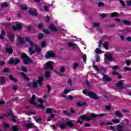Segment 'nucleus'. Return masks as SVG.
I'll return each mask as SVG.
<instances>
[{"label": "nucleus", "mask_w": 131, "mask_h": 131, "mask_svg": "<svg viewBox=\"0 0 131 131\" xmlns=\"http://www.w3.org/2000/svg\"><path fill=\"white\" fill-rule=\"evenodd\" d=\"M32 128H34V129H35V130H36V131H38V127H37V126L34 125V124H33Z\"/></svg>", "instance_id": "obj_53"}, {"label": "nucleus", "mask_w": 131, "mask_h": 131, "mask_svg": "<svg viewBox=\"0 0 131 131\" xmlns=\"http://www.w3.org/2000/svg\"><path fill=\"white\" fill-rule=\"evenodd\" d=\"M126 4L127 6H131V1H127Z\"/></svg>", "instance_id": "obj_64"}, {"label": "nucleus", "mask_w": 131, "mask_h": 131, "mask_svg": "<svg viewBox=\"0 0 131 131\" xmlns=\"http://www.w3.org/2000/svg\"><path fill=\"white\" fill-rule=\"evenodd\" d=\"M100 26V23H94L93 25L94 27H99Z\"/></svg>", "instance_id": "obj_44"}, {"label": "nucleus", "mask_w": 131, "mask_h": 131, "mask_svg": "<svg viewBox=\"0 0 131 131\" xmlns=\"http://www.w3.org/2000/svg\"><path fill=\"white\" fill-rule=\"evenodd\" d=\"M86 85L89 89H92V87L93 86V84H92V83L91 82H86Z\"/></svg>", "instance_id": "obj_38"}, {"label": "nucleus", "mask_w": 131, "mask_h": 131, "mask_svg": "<svg viewBox=\"0 0 131 131\" xmlns=\"http://www.w3.org/2000/svg\"><path fill=\"white\" fill-rule=\"evenodd\" d=\"M21 58L25 64H30L32 63V60H31L30 58L28 57V56H27V55L26 54H21Z\"/></svg>", "instance_id": "obj_2"}, {"label": "nucleus", "mask_w": 131, "mask_h": 131, "mask_svg": "<svg viewBox=\"0 0 131 131\" xmlns=\"http://www.w3.org/2000/svg\"><path fill=\"white\" fill-rule=\"evenodd\" d=\"M84 126L85 127H90V126H91V124H89L88 123H86L84 124Z\"/></svg>", "instance_id": "obj_59"}, {"label": "nucleus", "mask_w": 131, "mask_h": 131, "mask_svg": "<svg viewBox=\"0 0 131 131\" xmlns=\"http://www.w3.org/2000/svg\"><path fill=\"white\" fill-rule=\"evenodd\" d=\"M36 100L35 98V95H33L32 97L30 99V103H31V102H34V101Z\"/></svg>", "instance_id": "obj_31"}, {"label": "nucleus", "mask_w": 131, "mask_h": 131, "mask_svg": "<svg viewBox=\"0 0 131 131\" xmlns=\"http://www.w3.org/2000/svg\"><path fill=\"white\" fill-rule=\"evenodd\" d=\"M21 28H22V25L18 23L16 24V26H12V29L14 31L15 30H20Z\"/></svg>", "instance_id": "obj_9"}, {"label": "nucleus", "mask_w": 131, "mask_h": 131, "mask_svg": "<svg viewBox=\"0 0 131 131\" xmlns=\"http://www.w3.org/2000/svg\"><path fill=\"white\" fill-rule=\"evenodd\" d=\"M124 70H125V71H131V68L129 67H125L124 68Z\"/></svg>", "instance_id": "obj_46"}, {"label": "nucleus", "mask_w": 131, "mask_h": 131, "mask_svg": "<svg viewBox=\"0 0 131 131\" xmlns=\"http://www.w3.org/2000/svg\"><path fill=\"white\" fill-rule=\"evenodd\" d=\"M53 64H54L53 62L48 61L45 64L43 67L44 69H49V68H50L51 70H53Z\"/></svg>", "instance_id": "obj_4"}, {"label": "nucleus", "mask_w": 131, "mask_h": 131, "mask_svg": "<svg viewBox=\"0 0 131 131\" xmlns=\"http://www.w3.org/2000/svg\"><path fill=\"white\" fill-rule=\"evenodd\" d=\"M33 124V123H29L26 125V127L27 129H30V128H32Z\"/></svg>", "instance_id": "obj_22"}, {"label": "nucleus", "mask_w": 131, "mask_h": 131, "mask_svg": "<svg viewBox=\"0 0 131 131\" xmlns=\"http://www.w3.org/2000/svg\"><path fill=\"white\" fill-rule=\"evenodd\" d=\"M5 117L8 118V116H7V114H3L1 116H0V119H4V118H5Z\"/></svg>", "instance_id": "obj_39"}, {"label": "nucleus", "mask_w": 131, "mask_h": 131, "mask_svg": "<svg viewBox=\"0 0 131 131\" xmlns=\"http://www.w3.org/2000/svg\"><path fill=\"white\" fill-rule=\"evenodd\" d=\"M37 107L38 108H40L41 109H43V108H45V106L42 104L37 105Z\"/></svg>", "instance_id": "obj_58"}, {"label": "nucleus", "mask_w": 131, "mask_h": 131, "mask_svg": "<svg viewBox=\"0 0 131 131\" xmlns=\"http://www.w3.org/2000/svg\"><path fill=\"white\" fill-rule=\"evenodd\" d=\"M4 35H6V32L5 31H2L0 34V39H4Z\"/></svg>", "instance_id": "obj_25"}, {"label": "nucleus", "mask_w": 131, "mask_h": 131, "mask_svg": "<svg viewBox=\"0 0 131 131\" xmlns=\"http://www.w3.org/2000/svg\"><path fill=\"white\" fill-rule=\"evenodd\" d=\"M122 23L126 25H130V23L127 20H123Z\"/></svg>", "instance_id": "obj_41"}, {"label": "nucleus", "mask_w": 131, "mask_h": 131, "mask_svg": "<svg viewBox=\"0 0 131 131\" xmlns=\"http://www.w3.org/2000/svg\"><path fill=\"white\" fill-rule=\"evenodd\" d=\"M112 121L113 122V123H119V122H120V120L112 119Z\"/></svg>", "instance_id": "obj_34"}, {"label": "nucleus", "mask_w": 131, "mask_h": 131, "mask_svg": "<svg viewBox=\"0 0 131 131\" xmlns=\"http://www.w3.org/2000/svg\"><path fill=\"white\" fill-rule=\"evenodd\" d=\"M13 63H14L15 65H16V64H18V63H20V60L16 59L15 61L13 59H10L9 60V64H13Z\"/></svg>", "instance_id": "obj_13"}, {"label": "nucleus", "mask_w": 131, "mask_h": 131, "mask_svg": "<svg viewBox=\"0 0 131 131\" xmlns=\"http://www.w3.org/2000/svg\"><path fill=\"white\" fill-rule=\"evenodd\" d=\"M29 13L31 14L32 16H36V15H37V11L36 9L33 8L30 10Z\"/></svg>", "instance_id": "obj_10"}, {"label": "nucleus", "mask_w": 131, "mask_h": 131, "mask_svg": "<svg viewBox=\"0 0 131 131\" xmlns=\"http://www.w3.org/2000/svg\"><path fill=\"white\" fill-rule=\"evenodd\" d=\"M69 47H73V48H77V45L72 43V42H69L68 43Z\"/></svg>", "instance_id": "obj_26"}, {"label": "nucleus", "mask_w": 131, "mask_h": 131, "mask_svg": "<svg viewBox=\"0 0 131 131\" xmlns=\"http://www.w3.org/2000/svg\"><path fill=\"white\" fill-rule=\"evenodd\" d=\"M103 80H105V81H110L111 80V79L110 77H108L107 75H104L103 76Z\"/></svg>", "instance_id": "obj_21"}, {"label": "nucleus", "mask_w": 131, "mask_h": 131, "mask_svg": "<svg viewBox=\"0 0 131 131\" xmlns=\"http://www.w3.org/2000/svg\"><path fill=\"white\" fill-rule=\"evenodd\" d=\"M125 63L127 66H129L131 64V60H127L125 61Z\"/></svg>", "instance_id": "obj_48"}, {"label": "nucleus", "mask_w": 131, "mask_h": 131, "mask_svg": "<svg viewBox=\"0 0 131 131\" xmlns=\"http://www.w3.org/2000/svg\"><path fill=\"white\" fill-rule=\"evenodd\" d=\"M21 75L24 77V78L27 80V81H29V78L27 77H26V75L23 73H20Z\"/></svg>", "instance_id": "obj_24"}, {"label": "nucleus", "mask_w": 131, "mask_h": 131, "mask_svg": "<svg viewBox=\"0 0 131 131\" xmlns=\"http://www.w3.org/2000/svg\"><path fill=\"white\" fill-rule=\"evenodd\" d=\"M70 92V90H68V89H65L64 91V95H67V94H68V93Z\"/></svg>", "instance_id": "obj_55"}, {"label": "nucleus", "mask_w": 131, "mask_h": 131, "mask_svg": "<svg viewBox=\"0 0 131 131\" xmlns=\"http://www.w3.org/2000/svg\"><path fill=\"white\" fill-rule=\"evenodd\" d=\"M117 128H118V129H122V128H123V126L120 125V124L117 125Z\"/></svg>", "instance_id": "obj_57"}, {"label": "nucleus", "mask_w": 131, "mask_h": 131, "mask_svg": "<svg viewBox=\"0 0 131 131\" xmlns=\"http://www.w3.org/2000/svg\"><path fill=\"white\" fill-rule=\"evenodd\" d=\"M114 114L115 116H116V117H118L119 118H121L123 117V115H122V114L120 113V112H119V111H115Z\"/></svg>", "instance_id": "obj_12"}, {"label": "nucleus", "mask_w": 131, "mask_h": 131, "mask_svg": "<svg viewBox=\"0 0 131 131\" xmlns=\"http://www.w3.org/2000/svg\"><path fill=\"white\" fill-rule=\"evenodd\" d=\"M116 16H118V13H117L116 12H114V13H112V15L110 17H116Z\"/></svg>", "instance_id": "obj_43"}, {"label": "nucleus", "mask_w": 131, "mask_h": 131, "mask_svg": "<svg viewBox=\"0 0 131 131\" xmlns=\"http://www.w3.org/2000/svg\"><path fill=\"white\" fill-rule=\"evenodd\" d=\"M26 40L28 41L30 43V46L31 48L29 49V53H30V55H33L34 54V51L32 50L33 48H35V50L36 51L37 53H40L41 52V49H40V48L38 47L37 45H34L33 42H31L30 41V39L29 37L26 38Z\"/></svg>", "instance_id": "obj_1"}, {"label": "nucleus", "mask_w": 131, "mask_h": 131, "mask_svg": "<svg viewBox=\"0 0 131 131\" xmlns=\"http://www.w3.org/2000/svg\"><path fill=\"white\" fill-rule=\"evenodd\" d=\"M77 67H78V64L77 63V62L74 63V64L73 65V68L75 70L76 69V68H77Z\"/></svg>", "instance_id": "obj_42"}, {"label": "nucleus", "mask_w": 131, "mask_h": 131, "mask_svg": "<svg viewBox=\"0 0 131 131\" xmlns=\"http://www.w3.org/2000/svg\"><path fill=\"white\" fill-rule=\"evenodd\" d=\"M6 115H7V117H9V116H12V118H16V116L14 115L13 111H12L11 108L9 109V113L6 114Z\"/></svg>", "instance_id": "obj_16"}, {"label": "nucleus", "mask_w": 131, "mask_h": 131, "mask_svg": "<svg viewBox=\"0 0 131 131\" xmlns=\"http://www.w3.org/2000/svg\"><path fill=\"white\" fill-rule=\"evenodd\" d=\"M37 101H38L40 104H43V100H42V99H37Z\"/></svg>", "instance_id": "obj_60"}, {"label": "nucleus", "mask_w": 131, "mask_h": 131, "mask_svg": "<svg viewBox=\"0 0 131 131\" xmlns=\"http://www.w3.org/2000/svg\"><path fill=\"white\" fill-rule=\"evenodd\" d=\"M95 52H96V54H102V53H103V52H102V51H101V50H100L98 48H97L95 50Z\"/></svg>", "instance_id": "obj_40"}, {"label": "nucleus", "mask_w": 131, "mask_h": 131, "mask_svg": "<svg viewBox=\"0 0 131 131\" xmlns=\"http://www.w3.org/2000/svg\"><path fill=\"white\" fill-rule=\"evenodd\" d=\"M59 124H60L59 127L61 129H65V128H66V125H67L66 123L59 122Z\"/></svg>", "instance_id": "obj_15"}, {"label": "nucleus", "mask_w": 131, "mask_h": 131, "mask_svg": "<svg viewBox=\"0 0 131 131\" xmlns=\"http://www.w3.org/2000/svg\"><path fill=\"white\" fill-rule=\"evenodd\" d=\"M4 127H6V128H8L10 127V124L8 123H5L4 124Z\"/></svg>", "instance_id": "obj_45"}, {"label": "nucleus", "mask_w": 131, "mask_h": 131, "mask_svg": "<svg viewBox=\"0 0 131 131\" xmlns=\"http://www.w3.org/2000/svg\"><path fill=\"white\" fill-rule=\"evenodd\" d=\"M8 37H9L10 40H11V41H14V37L12 34H9L8 35Z\"/></svg>", "instance_id": "obj_27"}, {"label": "nucleus", "mask_w": 131, "mask_h": 131, "mask_svg": "<svg viewBox=\"0 0 131 131\" xmlns=\"http://www.w3.org/2000/svg\"><path fill=\"white\" fill-rule=\"evenodd\" d=\"M28 8H27L26 6H22L21 8V11H25V10H27Z\"/></svg>", "instance_id": "obj_52"}, {"label": "nucleus", "mask_w": 131, "mask_h": 131, "mask_svg": "<svg viewBox=\"0 0 131 131\" xmlns=\"http://www.w3.org/2000/svg\"><path fill=\"white\" fill-rule=\"evenodd\" d=\"M46 46H47V43H46V42L42 41L41 45V48H45Z\"/></svg>", "instance_id": "obj_50"}, {"label": "nucleus", "mask_w": 131, "mask_h": 131, "mask_svg": "<svg viewBox=\"0 0 131 131\" xmlns=\"http://www.w3.org/2000/svg\"><path fill=\"white\" fill-rule=\"evenodd\" d=\"M90 116H91L92 118H96V117H105L106 116V114L104 113L95 114L94 113H91L90 114Z\"/></svg>", "instance_id": "obj_5"}, {"label": "nucleus", "mask_w": 131, "mask_h": 131, "mask_svg": "<svg viewBox=\"0 0 131 131\" xmlns=\"http://www.w3.org/2000/svg\"><path fill=\"white\" fill-rule=\"evenodd\" d=\"M112 73L113 75H118V78L119 79H120V78H121V75H119L117 72L114 71V72H112Z\"/></svg>", "instance_id": "obj_29"}, {"label": "nucleus", "mask_w": 131, "mask_h": 131, "mask_svg": "<svg viewBox=\"0 0 131 131\" xmlns=\"http://www.w3.org/2000/svg\"><path fill=\"white\" fill-rule=\"evenodd\" d=\"M18 38L19 41V43H20V45H23L24 43H25V40H24V38H21V37H20V36H18Z\"/></svg>", "instance_id": "obj_23"}, {"label": "nucleus", "mask_w": 131, "mask_h": 131, "mask_svg": "<svg viewBox=\"0 0 131 131\" xmlns=\"http://www.w3.org/2000/svg\"><path fill=\"white\" fill-rule=\"evenodd\" d=\"M6 52L9 53V54H12L13 50L11 48H6Z\"/></svg>", "instance_id": "obj_28"}, {"label": "nucleus", "mask_w": 131, "mask_h": 131, "mask_svg": "<svg viewBox=\"0 0 131 131\" xmlns=\"http://www.w3.org/2000/svg\"><path fill=\"white\" fill-rule=\"evenodd\" d=\"M7 7H8V4H7L6 3H4L1 5L2 8H7Z\"/></svg>", "instance_id": "obj_56"}, {"label": "nucleus", "mask_w": 131, "mask_h": 131, "mask_svg": "<svg viewBox=\"0 0 131 131\" xmlns=\"http://www.w3.org/2000/svg\"><path fill=\"white\" fill-rule=\"evenodd\" d=\"M42 37H43V35L42 34H39L38 36V39H42Z\"/></svg>", "instance_id": "obj_49"}, {"label": "nucleus", "mask_w": 131, "mask_h": 131, "mask_svg": "<svg viewBox=\"0 0 131 131\" xmlns=\"http://www.w3.org/2000/svg\"><path fill=\"white\" fill-rule=\"evenodd\" d=\"M46 112L48 114H52L53 113V108L50 107L47 108Z\"/></svg>", "instance_id": "obj_20"}, {"label": "nucleus", "mask_w": 131, "mask_h": 131, "mask_svg": "<svg viewBox=\"0 0 131 131\" xmlns=\"http://www.w3.org/2000/svg\"><path fill=\"white\" fill-rule=\"evenodd\" d=\"M116 86L118 88L119 90H124L125 88L123 86V82H117Z\"/></svg>", "instance_id": "obj_11"}, {"label": "nucleus", "mask_w": 131, "mask_h": 131, "mask_svg": "<svg viewBox=\"0 0 131 131\" xmlns=\"http://www.w3.org/2000/svg\"><path fill=\"white\" fill-rule=\"evenodd\" d=\"M43 80V77L42 76H39L38 78V81L37 82H42Z\"/></svg>", "instance_id": "obj_33"}, {"label": "nucleus", "mask_w": 131, "mask_h": 131, "mask_svg": "<svg viewBox=\"0 0 131 131\" xmlns=\"http://www.w3.org/2000/svg\"><path fill=\"white\" fill-rule=\"evenodd\" d=\"M103 6H104V3H103L102 2H99L98 3V6H99V7H103Z\"/></svg>", "instance_id": "obj_63"}, {"label": "nucleus", "mask_w": 131, "mask_h": 131, "mask_svg": "<svg viewBox=\"0 0 131 131\" xmlns=\"http://www.w3.org/2000/svg\"><path fill=\"white\" fill-rule=\"evenodd\" d=\"M88 97H89L90 98H92L94 100H98L100 99V97H99V96H98L96 93H95V92H88Z\"/></svg>", "instance_id": "obj_3"}, {"label": "nucleus", "mask_w": 131, "mask_h": 131, "mask_svg": "<svg viewBox=\"0 0 131 131\" xmlns=\"http://www.w3.org/2000/svg\"><path fill=\"white\" fill-rule=\"evenodd\" d=\"M35 121H36V122L37 123L41 122V118H38L37 119H36Z\"/></svg>", "instance_id": "obj_61"}, {"label": "nucleus", "mask_w": 131, "mask_h": 131, "mask_svg": "<svg viewBox=\"0 0 131 131\" xmlns=\"http://www.w3.org/2000/svg\"><path fill=\"white\" fill-rule=\"evenodd\" d=\"M104 56H105L104 62L105 63H106V64H107V60H109V61H113V59L112 58V55H111V54H109L108 53L105 54Z\"/></svg>", "instance_id": "obj_7"}, {"label": "nucleus", "mask_w": 131, "mask_h": 131, "mask_svg": "<svg viewBox=\"0 0 131 131\" xmlns=\"http://www.w3.org/2000/svg\"><path fill=\"white\" fill-rule=\"evenodd\" d=\"M27 86H29V88H32L34 90H36L37 88H38L37 82H33L32 84H31V83H28Z\"/></svg>", "instance_id": "obj_8"}, {"label": "nucleus", "mask_w": 131, "mask_h": 131, "mask_svg": "<svg viewBox=\"0 0 131 131\" xmlns=\"http://www.w3.org/2000/svg\"><path fill=\"white\" fill-rule=\"evenodd\" d=\"M119 68V66H115L113 67V70H117Z\"/></svg>", "instance_id": "obj_54"}, {"label": "nucleus", "mask_w": 131, "mask_h": 131, "mask_svg": "<svg viewBox=\"0 0 131 131\" xmlns=\"http://www.w3.org/2000/svg\"><path fill=\"white\" fill-rule=\"evenodd\" d=\"M49 29L51 30V31H58V29L55 27L54 25H51L50 26H49Z\"/></svg>", "instance_id": "obj_19"}, {"label": "nucleus", "mask_w": 131, "mask_h": 131, "mask_svg": "<svg viewBox=\"0 0 131 131\" xmlns=\"http://www.w3.org/2000/svg\"><path fill=\"white\" fill-rule=\"evenodd\" d=\"M11 129L12 131H18L19 129H18V127L17 126H12L11 127Z\"/></svg>", "instance_id": "obj_30"}, {"label": "nucleus", "mask_w": 131, "mask_h": 131, "mask_svg": "<svg viewBox=\"0 0 131 131\" xmlns=\"http://www.w3.org/2000/svg\"><path fill=\"white\" fill-rule=\"evenodd\" d=\"M66 123L69 127H73V126H74V124H73V122H72V120L67 121Z\"/></svg>", "instance_id": "obj_17"}, {"label": "nucleus", "mask_w": 131, "mask_h": 131, "mask_svg": "<svg viewBox=\"0 0 131 131\" xmlns=\"http://www.w3.org/2000/svg\"><path fill=\"white\" fill-rule=\"evenodd\" d=\"M86 102H83V103L81 102H78L77 103V106L78 107H83V106H86Z\"/></svg>", "instance_id": "obj_18"}, {"label": "nucleus", "mask_w": 131, "mask_h": 131, "mask_svg": "<svg viewBox=\"0 0 131 131\" xmlns=\"http://www.w3.org/2000/svg\"><path fill=\"white\" fill-rule=\"evenodd\" d=\"M45 76L46 78H49V77H51V73L50 72H46L45 73Z\"/></svg>", "instance_id": "obj_32"}, {"label": "nucleus", "mask_w": 131, "mask_h": 131, "mask_svg": "<svg viewBox=\"0 0 131 131\" xmlns=\"http://www.w3.org/2000/svg\"><path fill=\"white\" fill-rule=\"evenodd\" d=\"M79 119H81V120H84L86 121H91L93 119L87 117L86 115H82L79 117Z\"/></svg>", "instance_id": "obj_6"}, {"label": "nucleus", "mask_w": 131, "mask_h": 131, "mask_svg": "<svg viewBox=\"0 0 131 131\" xmlns=\"http://www.w3.org/2000/svg\"><path fill=\"white\" fill-rule=\"evenodd\" d=\"M108 43L107 42H105L103 44V47L105 50H108V48L109 46L108 45Z\"/></svg>", "instance_id": "obj_35"}, {"label": "nucleus", "mask_w": 131, "mask_h": 131, "mask_svg": "<svg viewBox=\"0 0 131 131\" xmlns=\"http://www.w3.org/2000/svg\"><path fill=\"white\" fill-rule=\"evenodd\" d=\"M47 88L48 91V94H50V92H51V90H52V87L51 86V85L47 84Z\"/></svg>", "instance_id": "obj_36"}, {"label": "nucleus", "mask_w": 131, "mask_h": 131, "mask_svg": "<svg viewBox=\"0 0 131 131\" xmlns=\"http://www.w3.org/2000/svg\"><path fill=\"white\" fill-rule=\"evenodd\" d=\"M21 70L24 72H27V68H26V67H24V66L22 67Z\"/></svg>", "instance_id": "obj_47"}, {"label": "nucleus", "mask_w": 131, "mask_h": 131, "mask_svg": "<svg viewBox=\"0 0 131 131\" xmlns=\"http://www.w3.org/2000/svg\"><path fill=\"white\" fill-rule=\"evenodd\" d=\"M9 78L10 79V80H15V79H14V77H13V76L12 75H9Z\"/></svg>", "instance_id": "obj_62"}, {"label": "nucleus", "mask_w": 131, "mask_h": 131, "mask_svg": "<svg viewBox=\"0 0 131 131\" xmlns=\"http://www.w3.org/2000/svg\"><path fill=\"white\" fill-rule=\"evenodd\" d=\"M46 57L49 59L50 58H51V57H55V53H54V52H47V54L46 55Z\"/></svg>", "instance_id": "obj_14"}, {"label": "nucleus", "mask_w": 131, "mask_h": 131, "mask_svg": "<svg viewBox=\"0 0 131 131\" xmlns=\"http://www.w3.org/2000/svg\"><path fill=\"white\" fill-rule=\"evenodd\" d=\"M82 59L84 61V62H86V55L84 54L83 55V57H82Z\"/></svg>", "instance_id": "obj_51"}, {"label": "nucleus", "mask_w": 131, "mask_h": 131, "mask_svg": "<svg viewBox=\"0 0 131 131\" xmlns=\"http://www.w3.org/2000/svg\"><path fill=\"white\" fill-rule=\"evenodd\" d=\"M63 113L65 114V115H67V116H71V113L67 112L66 111H63Z\"/></svg>", "instance_id": "obj_37"}]
</instances>
